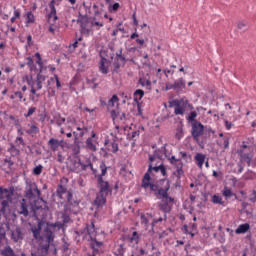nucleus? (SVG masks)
Listing matches in <instances>:
<instances>
[{"instance_id": "obj_5", "label": "nucleus", "mask_w": 256, "mask_h": 256, "mask_svg": "<svg viewBox=\"0 0 256 256\" xmlns=\"http://www.w3.org/2000/svg\"><path fill=\"white\" fill-rule=\"evenodd\" d=\"M87 233L91 239V247L94 251H99V247L103 245V242L97 241L96 235L97 232L95 231V224L91 223L89 226L86 227Z\"/></svg>"}, {"instance_id": "obj_56", "label": "nucleus", "mask_w": 256, "mask_h": 256, "mask_svg": "<svg viewBox=\"0 0 256 256\" xmlns=\"http://www.w3.org/2000/svg\"><path fill=\"white\" fill-rule=\"evenodd\" d=\"M91 25L92 27H103V23L99 21H92Z\"/></svg>"}, {"instance_id": "obj_37", "label": "nucleus", "mask_w": 256, "mask_h": 256, "mask_svg": "<svg viewBox=\"0 0 256 256\" xmlns=\"http://www.w3.org/2000/svg\"><path fill=\"white\" fill-rule=\"evenodd\" d=\"M26 133H28V135H37V133H39V127L31 125L30 129H28Z\"/></svg>"}, {"instance_id": "obj_40", "label": "nucleus", "mask_w": 256, "mask_h": 256, "mask_svg": "<svg viewBox=\"0 0 256 256\" xmlns=\"http://www.w3.org/2000/svg\"><path fill=\"white\" fill-rule=\"evenodd\" d=\"M78 165H80L82 171H85V169H87V167H90V169H93V164H91V162H88L87 164H83V162H81V160H79Z\"/></svg>"}, {"instance_id": "obj_34", "label": "nucleus", "mask_w": 256, "mask_h": 256, "mask_svg": "<svg viewBox=\"0 0 256 256\" xmlns=\"http://www.w3.org/2000/svg\"><path fill=\"white\" fill-rule=\"evenodd\" d=\"M114 251H115V255L117 256L123 255L125 253V248L123 244H117L114 248Z\"/></svg>"}, {"instance_id": "obj_16", "label": "nucleus", "mask_w": 256, "mask_h": 256, "mask_svg": "<svg viewBox=\"0 0 256 256\" xmlns=\"http://www.w3.org/2000/svg\"><path fill=\"white\" fill-rule=\"evenodd\" d=\"M86 147L89 149V151H97V140H94L93 138H87Z\"/></svg>"}, {"instance_id": "obj_22", "label": "nucleus", "mask_w": 256, "mask_h": 256, "mask_svg": "<svg viewBox=\"0 0 256 256\" xmlns=\"http://www.w3.org/2000/svg\"><path fill=\"white\" fill-rule=\"evenodd\" d=\"M76 129H77V131H79L78 133L73 132V135L75 136L76 139H79V138L83 137L88 131L87 127H83V128L82 127H77Z\"/></svg>"}, {"instance_id": "obj_42", "label": "nucleus", "mask_w": 256, "mask_h": 256, "mask_svg": "<svg viewBox=\"0 0 256 256\" xmlns=\"http://www.w3.org/2000/svg\"><path fill=\"white\" fill-rule=\"evenodd\" d=\"M9 195V190L0 187V201L5 199Z\"/></svg>"}, {"instance_id": "obj_30", "label": "nucleus", "mask_w": 256, "mask_h": 256, "mask_svg": "<svg viewBox=\"0 0 256 256\" xmlns=\"http://www.w3.org/2000/svg\"><path fill=\"white\" fill-rule=\"evenodd\" d=\"M108 151H111V153H117V151H119V144H117L116 141H112L108 144Z\"/></svg>"}, {"instance_id": "obj_2", "label": "nucleus", "mask_w": 256, "mask_h": 256, "mask_svg": "<svg viewBox=\"0 0 256 256\" xmlns=\"http://www.w3.org/2000/svg\"><path fill=\"white\" fill-rule=\"evenodd\" d=\"M55 239V234L53 231L46 229L45 234L42 237V243L40 244L37 252H31V256H47L49 253V247H51V243H53Z\"/></svg>"}, {"instance_id": "obj_48", "label": "nucleus", "mask_w": 256, "mask_h": 256, "mask_svg": "<svg viewBox=\"0 0 256 256\" xmlns=\"http://www.w3.org/2000/svg\"><path fill=\"white\" fill-rule=\"evenodd\" d=\"M42 171H43V166H41V165H38V166H36V167L33 169L34 175H39L40 173H42Z\"/></svg>"}, {"instance_id": "obj_51", "label": "nucleus", "mask_w": 256, "mask_h": 256, "mask_svg": "<svg viewBox=\"0 0 256 256\" xmlns=\"http://www.w3.org/2000/svg\"><path fill=\"white\" fill-rule=\"evenodd\" d=\"M15 143H16V145H25V141L23 140V137H21V136L16 137Z\"/></svg>"}, {"instance_id": "obj_6", "label": "nucleus", "mask_w": 256, "mask_h": 256, "mask_svg": "<svg viewBox=\"0 0 256 256\" xmlns=\"http://www.w3.org/2000/svg\"><path fill=\"white\" fill-rule=\"evenodd\" d=\"M27 199H35V197H41V191L37 187L35 182H28L26 187Z\"/></svg>"}, {"instance_id": "obj_63", "label": "nucleus", "mask_w": 256, "mask_h": 256, "mask_svg": "<svg viewBox=\"0 0 256 256\" xmlns=\"http://www.w3.org/2000/svg\"><path fill=\"white\" fill-rule=\"evenodd\" d=\"M80 148L79 146H75L73 149V152L75 153V155L79 154Z\"/></svg>"}, {"instance_id": "obj_58", "label": "nucleus", "mask_w": 256, "mask_h": 256, "mask_svg": "<svg viewBox=\"0 0 256 256\" xmlns=\"http://www.w3.org/2000/svg\"><path fill=\"white\" fill-rule=\"evenodd\" d=\"M32 232H33L34 238L37 239V236L39 235L40 230L37 228H34V229H32Z\"/></svg>"}, {"instance_id": "obj_62", "label": "nucleus", "mask_w": 256, "mask_h": 256, "mask_svg": "<svg viewBox=\"0 0 256 256\" xmlns=\"http://www.w3.org/2000/svg\"><path fill=\"white\" fill-rule=\"evenodd\" d=\"M177 159L175 158V156H172L171 158H170V163L172 164V165H175V163H177Z\"/></svg>"}, {"instance_id": "obj_21", "label": "nucleus", "mask_w": 256, "mask_h": 256, "mask_svg": "<svg viewBox=\"0 0 256 256\" xmlns=\"http://www.w3.org/2000/svg\"><path fill=\"white\" fill-rule=\"evenodd\" d=\"M151 217L152 216L149 213H146V214L141 213L140 214V219H141L142 225H145V227H148L149 226V220L151 219Z\"/></svg>"}, {"instance_id": "obj_57", "label": "nucleus", "mask_w": 256, "mask_h": 256, "mask_svg": "<svg viewBox=\"0 0 256 256\" xmlns=\"http://www.w3.org/2000/svg\"><path fill=\"white\" fill-rule=\"evenodd\" d=\"M250 201L252 203L256 202V191L255 190H253V192H252V196L250 197Z\"/></svg>"}, {"instance_id": "obj_15", "label": "nucleus", "mask_w": 256, "mask_h": 256, "mask_svg": "<svg viewBox=\"0 0 256 256\" xmlns=\"http://www.w3.org/2000/svg\"><path fill=\"white\" fill-rule=\"evenodd\" d=\"M251 229L249 223L240 224L235 230L236 235H245Z\"/></svg>"}, {"instance_id": "obj_44", "label": "nucleus", "mask_w": 256, "mask_h": 256, "mask_svg": "<svg viewBox=\"0 0 256 256\" xmlns=\"http://www.w3.org/2000/svg\"><path fill=\"white\" fill-rule=\"evenodd\" d=\"M141 131H144L143 126H139L138 130L132 132V139H135V137H139V135H141Z\"/></svg>"}, {"instance_id": "obj_28", "label": "nucleus", "mask_w": 256, "mask_h": 256, "mask_svg": "<svg viewBox=\"0 0 256 256\" xmlns=\"http://www.w3.org/2000/svg\"><path fill=\"white\" fill-rule=\"evenodd\" d=\"M222 195L225 197V199H230V197L236 196L235 193H233V191L227 187H224Z\"/></svg>"}, {"instance_id": "obj_41", "label": "nucleus", "mask_w": 256, "mask_h": 256, "mask_svg": "<svg viewBox=\"0 0 256 256\" xmlns=\"http://www.w3.org/2000/svg\"><path fill=\"white\" fill-rule=\"evenodd\" d=\"M139 83L140 85H142L143 87H151V81L145 79V78H140L139 79Z\"/></svg>"}, {"instance_id": "obj_24", "label": "nucleus", "mask_w": 256, "mask_h": 256, "mask_svg": "<svg viewBox=\"0 0 256 256\" xmlns=\"http://www.w3.org/2000/svg\"><path fill=\"white\" fill-rule=\"evenodd\" d=\"M56 81V87L59 89L61 88V82L59 81V76H57V74L54 75V78H50L48 81H47V87H51V83H55Z\"/></svg>"}, {"instance_id": "obj_43", "label": "nucleus", "mask_w": 256, "mask_h": 256, "mask_svg": "<svg viewBox=\"0 0 256 256\" xmlns=\"http://www.w3.org/2000/svg\"><path fill=\"white\" fill-rule=\"evenodd\" d=\"M20 17H21V12L15 9L13 17L10 19L11 23H13L14 21H17V19H19Z\"/></svg>"}, {"instance_id": "obj_61", "label": "nucleus", "mask_w": 256, "mask_h": 256, "mask_svg": "<svg viewBox=\"0 0 256 256\" xmlns=\"http://www.w3.org/2000/svg\"><path fill=\"white\" fill-rule=\"evenodd\" d=\"M30 71H34V72H37V66L35 65V62L31 65V66H28Z\"/></svg>"}, {"instance_id": "obj_26", "label": "nucleus", "mask_w": 256, "mask_h": 256, "mask_svg": "<svg viewBox=\"0 0 256 256\" xmlns=\"http://www.w3.org/2000/svg\"><path fill=\"white\" fill-rule=\"evenodd\" d=\"M34 57H36V63L39 66V73H43V60L41 59V54L36 52Z\"/></svg>"}, {"instance_id": "obj_3", "label": "nucleus", "mask_w": 256, "mask_h": 256, "mask_svg": "<svg viewBox=\"0 0 256 256\" xmlns=\"http://www.w3.org/2000/svg\"><path fill=\"white\" fill-rule=\"evenodd\" d=\"M169 107L174 108V115H185L187 109L193 111V104L185 97L179 99H174L169 102Z\"/></svg>"}, {"instance_id": "obj_4", "label": "nucleus", "mask_w": 256, "mask_h": 256, "mask_svg": "<svg viewBox=\"0 0 256 256\" xmlns=\"http://www.w3.org/2000/svg\"><path fill=\"white\" fill-rule=\"evenodd\" d=\"M45 79H47V77L42 75L41 72L37 74L35 81L31 75L24 77V81H26V83L31 88L30 93H32V95H36L37 91H41V89H43V83H45Z\"/></svg>"}, {"instance_id": "obj_36", "label": "nucleus", "mask_w": 256, "mask_h": 256, "mask_svg": "<svg viewBox=\"0 0 256 256\" xmlns=\"http://www.w3.org/2000/svg\"><path fill=\"white\" fill-rule=\"evenodd\" d=\"M51 123H56L59 127L65 123V118L61 117V115L55 116L54 120L51 121Z\"/></svg>"}, {"instance_id": "obj_52", "label": "nucleus", "mask_w": 256, "mask_h": 256, "mask_svg": "<svg viewBox=\"0 0 256 256\" xmlns=\"http://www.w3.org/2000/svg\"><path fill=\"white\" fill-rule=\"evenodd\" d=\"M224 149H229V138L225 137L223 138V143H222Z\"/></svg>"}, {"instance_id": "obj_31", "label": "nucleus", "mask_w": 256, "mask_h": 256, "mask_svg": "<svg viewBox=\"0 0 256 256\" xmlns=\"http://www.w3.org/2000/svg\"><path fill=\"white\" fill-rule=\"evenodd\" d=\"M145 96V91L138 89L134 92V100L135 101H141L143 97Z\"/></svg>"}, {"instance_id": "obj_17", "label": "nucleus", "mask_w": 256, "mask_h": 256, "mask_svg": "<svg viewBox=\"0 0 256 256\" xmlns=\"http://www.w3.org/2000/svg\"><path fill=\"white\" fill-rule=\"evenodd\" d=\"M62 143H63V141L59 142V140H57L55 138H51L48 141V145L52 151H57V149H59V147L61 146Z\"/></svg>"}, {"instance_id": "obj_7", "label": "nucleus", "mask_w": 256, "mask_h": 256, "mask_svg": "<svg viewBox=\"0 0 256 256\" xmlns=\"http://www.w3.org/2000/svg\"><path fill=\"white\" fill-rule=\"evenodd\" d=\"M205 130V127L201 122H195L192 124V137L194 141L198 143V145H201V141L199 140V137L203 135V131Z\"/></svg>"}, {"instance_id": "obj_35", "label": "nucleus", "mask_w": 256, "mask_h": 256, "mask_svg": "<svg viewBox=\"0 0 256 256\" xmlns=\"http://www.w3.org/2000/svg\"><path fill=\"white\" fill-rule=\"evenodd\" d=\"M115 103H119V97H117V95H113L108 101V109L115 107Z\"/></svg>"}, {"instance_id": "obj_10", "label": "nucleus", "mask_w": 256, "mask_h": 256, "mask_svg": "<svg viewBox=\"0 0 256 256\" xmlns=\"http://www.w3.org/2000/svg\"><path fill=\"white\" fill-rule=\"evenodd\" d=\"M105 203H107V195L98 192L94 200V205H96V207H103Z\"/></svg>"}, {"instance_id": "obj_60", "label": "nucleus", "mask_w": 256, "mask_h": 256, "mask_svg": "<svg viewBox=\"0 0 256 256\" xmlns=\"http://www.w3.org/2000/svg\"><path fill=\"white\" fill-rule=\"evenodd\" d=\"M244 27H247L245 22H238V29H243Z\"/></svg>"}, {"instance_id": "obj_38", "label": "nucleus", "mask_w": 256, "mask_h": 256, "mask_svg": "<svg viewBox=\"0 0 256 256\" xmlns=\"http://www.w3.org/2000/svg\"><path fill=\"white\" fill-rule=\"evenodd\" d=\"M26 23H35V15H33V12H27Z\"/></svg>"}, {"instance_id": "obj_18", "label": "nucleus", "mask_w": 256, "mask_h": 256, "mask_svg": "<svg viewBox=\"0 0 256 256\" xmlns=\"http://www.w3.org/2000/svg\"><path fill=\"white\" fill-rule=\"evenodd\" d=\"M12 239L13 241H21L23 239V233L19 228H16L14 231H12Z\"/></svg>"}, {"instance_id": "obj_19", "label": "nucleus", "mask_w": 256, "mask_h": 256, "mask_svg": "<svg viewBox=\"0 0 256 256\" xmlns=\"http://www.w3.org/2000/svg\"><path fill=\"white\" fill-rule=\"evenodd\" d=\"M19 214L24 215V217H27V215H29V210L27 209V203L25 202V199H22Z\"/></svg>"}, {"instance_id": "obj_23", "label": "nucleus", "mask_w": 256, "mask_h": 256, "mask_svg": "<svg viewBox=\"0 0 256 256\" xmlns=\"http://www.w3.org/2000/svg\"><path fill=\"white\" fill-rule=\"evenodd\" d=\"M67 188H65L63 185H60L58 188H57V196L60 198V199H65V195H67Z\"/></svg>"}, {"instance_id": "obj_64", "label": "nucleus", "mask_w": 256, "mask_h": 256, "mask_svg": "<svg viewBox=\"0 0 256 256\" xmlns=\"http://www.w3.org/2000/svg\"><path fill=\"white\" fill-rule=\"evenodd\" d=\"M160 209H162V211H167V204H160Z\"/></svg>"}, {"instance_id": "obj_32", "label": "nucleus", "mask_w": 256, "mask_h": 256, "mask_svg": "<svg viewBox=\"0 0 256 256\" xmlns=\"http://www.w3.org/2000/svg\"><path fill=\"white\" fill-rule=\"evenodd\" d=\"M100 171H101V174L97 176V180L99 179V177L103 179V177L107 175V165H105V162H101Z\"/></svg>"}, {"instance_id": "obj_55", "label": "nucleus", "mask_w": 256, "mask_h": 256, "mask_svg": "<svg viewBox=\"0 0 256 256\" xmlns=\"http://www.w3.org/2000/svg\"><path fill=\"white\" fill-rule=\"evenodd\" d=\"M64 199H67L68 203H70V201L73 199V194H71V192H67L66 195H64Z\"/></svg>"}, {"instance_id": "obj_9", "label": "nucleus", "mask_w": 256, "mask_h": 256, "mask_svg": "<svg viewBox=\"0 0 256 256\" xmlns=\"http://www.w3.org/2000/svg\"><path fill=\"white\" fill-rule=\"evenodd\" d=\"M242 149L239 151V155L241 158V161H244V163H247V165H251V163H253V155L247 153V151H245V149H247V145L243 144L242 145Z\"/></svg>"}, {"instance_id": "obj_46", "label": "nucleus", "mask_w": 256, "mask_h": 256, "mask_svg": "<svg viewBox=\"0 0 256 256\" xmlns=\"http://www.w3.org/2000/svg\"><path fill=\"white\" fill-rule=\"evenodd\" d=\"M197 119V112L192 111L187 117V121H195Z\"/></svg>"}, {"instance_id": "obj_12", "label": "nucleus", "mask_w": 256, "mask_h": 256, "mask_svg": "<svg viewBox=\"0 0 256 256\" xmlns=\"http://www.w3.org/2000/svg\"><path fill=\"white\" fill-rule=\"evenodd\" d=\"M108 67H109V60L101 56L100 67H99L100 73H102L103 75H107V73H109Z\"/></svg>"}, {"instance_id": "obj_59", "label": "nucleus", "mask_w": 256, "mask_h": 256, "mask_svg": "<svg viewBox=\"0 0 256 256\" xmlns=\"http://www.w3.org/2000/svg\"><path fill=\"white\" fill-rule=\"evenodd\" d=\"M26 61H27V65H28V67H30L34 62H33V58H31V57H27L26 58Z\"/></svg>"}, {"instance_id": "obj_8", "label": "nucleus", "mask_w": 256, "mask_h": 256, "mask_svg": "<svg viewBox=\"0 0 256 256\" xmlns=\"http://www.w3.org/2000/svg\"><path fill=\"white\" fill-rule=\"evenodd\" d=\"M98 183V193H102L103 195H111L113 193V189L111 188V185L105 181L103 178L98 177L97 179Z\"/></svg>"}, {"instance_id": "obj_53", "label": "nucleus", "mask_w": 256, "mask_h": 256, "mask_svg": "<svg viewBox=\"0 0 256 256\" xmlns=\"http://www.w3.org/2000/svg\"><path fill=\"white\" fill-rule=\"evenodd\" d=\"M4 165H6V167H8V169H11V167H13V161H11L10 159H5Z\"/></svg>"}, {"instance_id": "obj_25", "label": "nucleus", "mask_w": 256, "mask_h": 256, "mask_svg": "<svg viewBox=\"0 0 256 256\" xmlns=\"http://www.w3.org/2000/svg\"><path fill=\"white\" fill-rule=\"evenodd\" d=\"M212 203H214V205H225V201H223V198L217 194H214L212 196Z\"/></svg>"}, {"instance_id": "obj_45", "label": "nucleus", "mask_w": 256, "mask_h": 256, "mask_svg": "<svg viewBox=\"0 0 256 256\" xmlns=\"http://www.w3.org/2000/svg\"><path fill=\"white\" fill-rule=\"evenodd\" d=\"M81 33H82V35H86L87 37H89V35H91V29L82 25L81 26Z\"/></svg>"}, {"instance_id": "obj_1", "label": "nucleus", "mask_w": 256, "mask_h": 256, "mask_svg": "<svg viewBox=\"0 0 256 256\" xmlns=\"http://www.w3.org/2000/svg\"><path fill=\"white\" fill-rule=\"evenodd\" d=\"M159 169L160 166L153 167V164H149L148 170L142 178L141 187L145 190L150 189L157 199H162L165 203H173V198L169 196V189H171L169 180L162 179L156 184L151 182V172L155 171V173H159Z\"/></svg>"}, {"instance_id": "obj_13", "label": "nucleus", "mask_w": 256, "mask_h": 256, "mask_svg": "<svg viewBox=\"0 0 256 256\" xmlns=\"http://www.w3.org/2000/svg\"><path fill=\"white\" fill-rule=\"evenodd\" d=\"M185 87V80L183 78H179L174 82L173 85H170L169 89H174L175 91H183Z\"/></svg>"}, {"instance_id": "obj_14", "label": "nucleus", "mask_w": 256, "mask_h": 256, "mask_svg": "<svg viewBox=\"0 0 256 256\" xmlns=\"http://www.w3.org/2000/svg\"><path fill=\"white\" fill-rule=\"evenodd\" d=\"M49 8H50V13L48 15V19L51 21V19L53 21H57L58 17H57V10L55 9V0H52L49 4Z\"/></svg>"}, {"instance_id": "obj_11", "label": "nucleus", "mask_w": 256, "mask_h": 256, "mask_svg": "<svg viewBox=\"0 0 256 256\" xmlns=\"http://www.w3.org/2000/svg\"><path fill=\"white\" fill-rule=\"evenodd\" d=\"M205 159H207V155L203 153H197L194 157V161L199 169H203V165L205 164Z\"/></svg>"}, {"instance_id": "obj_49", "label": "nucleus", "mask_w": 256, "mask_h": 256, "mask_svg": "<svg viewBox=\"0 0 256 256\" xmlns=\"http://www.w3.org/2000/svg\"><path fill=\"white\" fill-rule=\"evenodd\" d=\"M35 111H37V108L35 107H30L28 109V112L26 114H24V117H31V115H33V113H35Z\"/></svg>"}, {"instance_id": "obj_20", "label": "nucleus", "mask_w": 256, "mask_h": 256, "mask_svg": "<svg viewBox=\"0 0 256 256\" xmlns=\"http://www.w3.org/2000/svg\"><path fill=\"white\" fill-rule=\"evenodd\" d=\"M2 256H17L15 255V251H13V248L11 246H6L1 250Z\"/></svg>"}, {"instance_id": "obj_29", "label": "nucleus", "mask_w": 256, "mask_h": 256, "mask_svg": "<svg viewBox=\"0 0 256 256\" xmlns=\"http://www.w3.org/2000/svg\"><path fill=\"white\" fill-rule=\"evenodd\" d=\"M7 209H9V195H7L5 200H2L0 211H1V213H5V211H7Z\"/></svg>"}, {"instance_id": "obj_27", "label": "nucleus", "mask_w": 256, "mask_h": 256, "mask_svg": "<svg viewBox=\"0 0 256 256\" xmlns=\"http://www.w3.org/2000/svg\"><path fill=\"white\" fill-rule=\"evenodd\" d=\"M128 241L129 243H133V245H137L139 243V234L137 233V231H134L132 233V236L128 237Z\"/></svg>"}, {"instance_id": "obj_50", "label": "nucleus", "mask_w": 256, "mask_h": 256, "mask_svg": "<svg viewBox=\"0 0 256 256\" xmlns=\"http://www.w3.org/2000/svg\"><path fill=\"white\" fill-rule=\"evenodd\" d=\"M16 99H19V101H27L25 98H23V93L21 91L15 92Z\"/></svg>"}, {"instance_id": "obj_33", "label": "nucleus", "mask_w": 256, "mask_h": 256, "mask_svg": "<svg viewBox=\"0 0 256 256\" xmlns=\"http://www.w3.org/2000/svg\"><path fill=\"white\" fill-rule=\"evenodd\" d=\"M119 7H121V5H119L117 2L114 4L110 3L108 4V11L110 13H117V11H119Z\"/></svg>"}, {"instance_id": "obj_47", "label": "nucleus", "mask_w": 256, "mask_h": 256, "mask_svg": "<svg viewBox=\"0 0 256 256\" xmlns=\"http://www.w3.org/2000/svg\"><path fill=\"white\" fill-rule=\"evenodd\" d=\"M224 125H225L227 131H231V129H233V127H235V124H233L232 122H229L228 120H224Z\"/></svg>"}, {"instance_id": "obj_54", "label": "nucleus", "mask_w": 256, "mask_h": 256, "mask_svg": "<svg viewBox=\"0 0 256 256\" xmlns=\"http://www.w3.org/2000/svg\"><path fill=\"white\" fill-rule=\"evenodd\" d=\"M159 171H160L161 175H163V177L167 176V169L163 165H160Z\"/></svg>"}, {"instance_id": "obj_39", "label": "nucleus", "mask_w": 256, "mask_h": 256, "mask_svg": "<svg viewBox=\"0 0 256 256\" xmlns=\"http://www.w3.org/2000/svg\"><path fill=\"white\" fill-rule=\"evenodd\" d=\"M116 59L117 61H121L122 63H125V56H123L122 48L119 50V52L116 53Z\"/></svg>"}]
</instances>
